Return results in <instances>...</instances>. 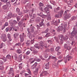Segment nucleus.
Segmentation results:
<instances>
[{
  "label": "nucleus",
  "mask_w": 77,
  "mask_h": 77,
  "mask_svg": "<svg viewBox=\"0 0 77 77\" xmlns=\"http://www.w3.org/2000/svg\"><path fill=\"white\" fill-rule=\"evenodd\" d=\"M67 49H68V50H69L71 49V47L70 46H68Z\"/></svg>",
  "instance_id": "58"
},
{
  "label": "nucleus",
  "mask_w": 77,
  "mask_h": 77,
  "mask_svg": "<svg viewBox=\"0 0 77 77\" xmlns=\"http://www.w3.org/2000/svg\"><path fill=\"white\" fill-rule=\"evenodd\" d=\"M48 42L50 44H51L53 43L52 42H51L50 40H48Z\"/></svg>",
  "instance_id": "41"
},
{
  "label": "nucleus",
  "mask_w": 77,
  "mask_h": 77,
  "mask_svg": "<svg viewBox=\"0 0 77 77\" xmlns=\"http://www.w3.org/2000/svg\"><path fill=\"white\" fill-rule=\"evenodd\" d=\"M50 51V49H47L45 50V51L46 52H48V51L49 52Z\"/></svg>",
  "instance_id": "56"
},
{
  "label": "nucleus",
  "mask_w": 77,
  "mask_h": 77,
  "mask_svg": "<svg viewBox=\"0 0 77 77\" xmlns=\"http://www.w3.org/2000/svg\"><path fill=\"white\" fill-rule=\"evenodd\" d=\"M7 58L8 59H10L11 57V56L10 55H7L6 56Z\"/></svg>",
  "instance_id": "31"
},
{
  "label": "nucleus",
  "mask_w": 77,
  "mask_h": 77,
  "mask_svg": "<svg viewBox=\"0 0 77 77\" xmlns=\"http://www.w3.org/2000/svg\"><path fill=\"white\" fill-rule=\"evenodd\" d=\"M71 36L72 37L75 36V37H77V30H73L71 33Z\"/></svg>",
  "instance_id": "5"
},
{
  "label": "nucleus",
  "mask_w": 77,
  "mask_h": 77,
  "mask_svg": "<svg viewBox=\"0 0 77 77\" xmlns=\"http://www.w3.org/2000/svg\"><path fill=\"white\" fill-rule=\"evenodd\" d=\"M63 26H64V29H65L66 28V27L67 26V25L66 24H64Z\"/></svg>",
  "instance_id": "55"
},
{
  "label": "nucleus",
  "mask_w": 77,
  "mask_h": 77,
  "mask_svg": "<svg viewBox=\"0 0 77 77\" xmlns=\"http://www.w3.org/2000/svg\"><path fill=\"white\" fill-rule=\"evenodd\" d=\"M7 37L8 38L9 40L10 41H12V38L11 37V35L10 34L8 33L7 35Z\"/></svg>",
  "instance_id": "11"
},
{
  "label": "nucleus",
  "mask_w": 77,
  "mask_h": 77,
  "mask_svg": "<svg viewBox=\"0 0 77 77\" xmlns=\"http://www.w3.org/2000/svg\"><path fill=\"white\" fill-rule=\"evenodd\" d=\"M30 50L33 52L35 50V48L33 47H31L30 48Z\"/></svg>",
  "instance_id": "26"
},
{
  "label": "nucleus",
  "mask_w": 77,
  "mask_h": 77,
  "mask_svg": "<svg viewBox=\"0 0 77 77\" xmlns=\"http://www.w3.org/2000/svg\"><path fill=\"white\" fill-rule=\"evenodd\" d=\"M69 10H66L64 13V14L66 15V14H67L68 12H69Z\"/></svg>",
  "instance_id": "35"
},
{
  "label": "nucleus",
  "mask_w": 77,
  "mask_h": 77,
  "mask_svg": "<svg viewBox=\"0 0 77 77\" xmlns=\"http://www.w3.org/2000/svg\"><path fill=\"white\" fill-rule=\"evenodd\" d=\"M3 63V62L2 60H0V65H2Z\"/></svg>",
  "instance_id": "51"
},
{
  "label": "nucleus",
  "mask_w": 77,
  "mask_h": 77,
  "mask_svg": "<svg viewBox=\"0 0 77 77\" xmlns=\"http://www.w3.org/2000/svg\"><path fill=\"white\" fill-rule=\"evenodd\" d=\"M48 29H46V30L45 31V33H46L48 32Z\"/></svg>",
  "instance_id": "57"
},
{
  "label": "nucleus",
  "mask_w": 77,
  "mask_h": 77,
  "mask_svg": "<svg viewBox=\"0 0 77 77\" xmlns=\"http://www.w3.org/2000/svg\"><path fill=\"white\" fill-rule=\"evenodd\" d=\"M47 19L48 20H50L51 19V17L50 15H47Z\"/></svg>",
  "instance_id": "20"
},
{
  "label": "nucleus",
  "mask_w": 77,
  "mask_h": 77,
  "mask_svg": "<svg viewBox=\"0 0 77 77\" xmlns=\"http://www.w3.org/2000/svg\"><path fill=\"white\" fill-rule=\"evenodd\" d=\"M19 34L18 33H16L14 34V36L15 38H16L17 36H18Z\"/></svg>",
  "instance_id": "24"
},
{
  "label": "nucleus",
  "mask_w": 77,
  "mask_h": 77,
  "mask_svg": "<svg viewBox=\"0 0 77 77\" xmlns=\"http://www.w3.org/2000/svg\"><path fill=\"white\" fill-rule=\"evenodd\" d=\"M31 52L29 51H27V52L26 53V55H28L29 54H30Z\"/></svg>",
  "instance_id": "30"
},
{
  "label": "nucleus",
  "mask_w": 77,
  "mask_h": 77,
  "mask_svg": "<svg viewBox=\"0 0 77 77\" xmlns=\"http://www.w3.org/2000/svg\"><path fill=\"white\" fill-rule=\"evenodd\" d=\"M72 58V57L69 56V55H67L66 57H65L64 60L65 63H66L67 62V60L68 61H69L70 60V59Z\"/></svg>",
  "instance_id": "3"
},
{
  "label": "nucleus",
  "mask_w": 77,
  "mask_h": 77,
  "mask_svg": "<svg viewBox=\"0 0 77 77\" xmlns=\"http://www.w3.org/2000/svg\"><path fill=\"white\" fill-rule=\"evenodd\" d=\"M49 8H48V7H46L44 9V11L45 12H47L49 11Z\"/></svg>",
  "instance_id": "21"
},
{
  "label": "nucleus",
  "mask_w": 77,
  "mask_h": 77,
  "mask_svg": "<svg viewBox=\"0 0 77 77\" xmlns=\"http://www.w3.org/2000/svg\"><path fill=\"white\" fill-rule=\"evenodd\" d=\"M58 38L59 41H60L59 43L61 44H63V41H64V40H65V38L63 35H61L58 36Z\"/></svg>",
  "instance_id": "2"
},
{
  "label": "nucleus",
  "mask_w": 77,
  "mask_h": 77,
  "mask_svg": "<svg viewBox=\"0 0 77 77\" xmlns=\"http://www.w3.org/2000/svg\"><path fill=\"white\" fill-rule=\"evenodd\" d=\"M39 5L40 7H42L44 6V5L42 3L40 2L39 3Z\"/></svg>",
  "instance_id": "38"
},
{
  "label": "nucleus",
  "mask_w": 77,
  "mask_h": 77,
  "mask_svg": "<svg viewBox=\"0 0 77 77\" xmlns=\"http://www.w3.org/2000/svg\"><path fill=\"white\" fill-rule=\"evenodd\" d=\"M20 42H23V41L24 40V37L25 38L26 37V35H24V33H23L22 34V35L21 34L20 35Z\"/></svg>",
  "instance_id": "4"
},
{
  "label": "nucleus",
  "mask_w": 77,
  "mask_h": 77,
  "mask_svg": "<svg viewBox=\"0 0 77 77\" xmlns=\"http://www.w3.org/2000/svg\"><path fill=\"white\" fill-rule=\"evenodd\" d=\"M64 47L65 48H67V47H68V44H65L64 45Z\"/></svg>",
  "instance_id": "33"
},
{
  "label": "nucleus",
  "mask_w": 77,
  "mask_h": 77,
  "mask_svg": "<svg viewBox=\"0 0 77 77\" xmlns=\"http://www.w3.org/2000/svg\"><path fill=\"white\" fill-rule=\"evenodd\" d=\"M12 27H7L5 29V30L7 32L8 31V30L9 31H11L12 30Z\"/></svg>",
  "instance_id": "13"
},
{
  "label": "nucleus",
  "mask_w": 77,
  "mask_h": 77,
  "mask_svg": "<svg viewBox=\"0 0 77 77\" xmlns=\"http://www.w3.org/2000/svg\"><path fill=\"white\" fill-rule=\"evenodd\" d=\"M8 6L7 5H3L2 6V8L4 10H6L8 8Z\"/></svg>",
  "instance_id": "18"
},
{
  "label": "nucleus",
  "mask_w": 77,
  "mask_h": 77,
  "mask_svg": "<svg viewBox=\"0 0 77 77\" xmlns=\"http://www.w3.org/2000/svg\"><path fill=\"white\" fill-rule=\"evenodd\" d=\"M38 69H37V70L36 71H34V73L35 74H37L38 73Z\"/></svg>",
  "instance_id": "46"
},
{
  "label": "nucleus",
  "mask_w": 77,
  "mask_h": 77,
  "mask_svg": "<svg viewBox=\"0 0 77 77\" xmlns=\"http://www.w3.org/2000/svg\"><path fill=\"white\" fill-rule=\"evenodd\" d=\"M0 69L1 70H3L4 69V67L3 66H0Z\"/></svg>",
  "instance_id": "42"
},
{
  "label": "nucleus",
  "mask_w": 77,
  "mask_h": 77,
  "mask_svg": "<svg viewBox=\"0 0 77 77\" xmlns=\"http://www.w3.org/2000/svg\"><path fill=\"white\" fill-rule=\"evenodd\" d=\"M46 25L47 26H50V23H49V22H48V23Z\"/></svg>",
  "instance_id": "61"
},
{
  "label": "nucleus",
  "mask_w": 77,
  "mask_h": 77,
  "mask_svg": "<svg viewBox=\"0 0 77 77\" xmlns=\"http://www.w3.org/2000/svg\"><path fill=\"white\" fill-rule=\"evenodd\" d=\"M5 46V43H2L0 45V48H2L3 47H4Z\"/></svg>",
  "instance_id": "19"
},
{
  "label": "nucleus",
  "mask_w": 77,
  "mask_h": 77,
  "mask_svg": "<svg viewBox=\"0 0 77 77\" xmlns=\"http://www.w3.org/2000/svg\"><path fill=\"white\" fill-rule=\"evenodd\" d=\"M42 17L43 18H45V17H47V15L44 14L42 15Z\"/></svg>",
  "instance_id": "44"
},
{
  "label": "nucleus",
  "mask_w": 77,
  "mask_h": 77,
  "mask_svg": "<svg viewBox=\"0 0 77 77\" xmlns=\"http://www.w3.org/2000/svg\"><path fill=\"white\" fill-rule=\"evenodd\" d=\"M44 43L42 42H39V44H36L34 45V46L36 48H38V49L41 48L42 49L43 48Z\"/></svg>",
  "instance_id": "1"
},
{
  "label": "nucleus",
  "mask_w": 77,
  "mask_h": 77,
  "mask_svg": "<svg viewBox=\"0 0 77 77\" xmlns=\"http://www.w3.org/2000/svg\"><path fill=\"white\" fill-rule=\"evenodd\" d=\"M76 19V17L75 16H73L72 18H71V20H75Z\"/></svg>",
  "instance_id": "39"
},
{
  "label": "nucleus",
  "mask_w": 77,
  "mask_h": 77,
  "mask_svg": "<svg viewBox=\"0 0 77 77\" xmlns=\"http://www.w3.org/2000/svg\"><path fill=\"white\" fill-rule=\"evenodd\" d=\"M5 28V26H4V25L2 27V30H3Z\"/></svg>",
  "instance_id": "64"
},
{
  "label": "nucleus",
  "mask_w": 77,
  "mask_h": 77,
  "mask_svg": "<svg viewBox=\"0 0 77 77\" xmlns=\"http://www.w3.org/2000/svg\"><path fill=\"white\" fill-rule=\"evenodd\" d=\"M9 0H1V1L2 2H4V3H6Z\"/></svg>",
  "instance_id": "37"
},
{
  "label": "nucleus",
  "mask_w": 77,
  "mask_h": 77,
  "mask_svg": "<svg viewBox=\"0 0 77 77\" xmlns=\"http://www.w3.org/2000/svg\"><path fill=\"white\" fill-rule=\"evenodd\" d=\"M20 11V9L18 8H17V12H19Z\"/></svg>",
  "instance_id": "59"
},
{
  "label": "nucleus",
  "mask_w": 77,
  "mask_h": 77,
  "mask_svg": "<svg viewBox=\"0 0 77 77\" xmlns=\"http://www.w3.org/2000/svg\"><path fill=\"white\" fill-rule=\"evenodd\" d=\"M4 26L5 27V26H8V22H6L5 23V24L4 25Z\"/></svg>",
  "instance_id": "47"
},
{
  "label": "nucleus",
  "mask_w": 77,
  "mask_h": 77,
  "mask_svg": "<svg viewBox=\"0 0 77 77\" xmlns=\"http://www.w3.org/2000/svg\"><path fill=\"white\" fill-rule=\"evenodd\" d=\"M63 16L65 18L69 19L70 17H71V14H68L66 15V16H65V15L64 14Z\"/></svg>",
  "instance_id": "12"
},
{
  "label": "nucleus",
  "mask_w": 77,
  "mask_h": 77,
  "mask_svg": "<svg viewBox=\"0 0 77 77\" xmlns=\"http://www.w3.org/2000/svg\"><path fill=\"white\" fill-rule=\"evenodd\" d=\"M7 6V8H10L11 7V5L10 2H8L6 3Z\"/></svg>",
  "instance_id": "15"
},
{
  "label": "nucleus",
  "mask_w": 77,
  "mask_h": 77,
  "mask_svg": "<svg viewBox=\"0 0 77 77\" xmlns=\"http://www.w3.org/2000/svg\"><path fill=\"white\" fill-rule=\"evenodd\" d=\"M48 72L47 71H45L43 72V74H45V75H47Z\"/></svg>",
  "instance_id": "52"
},
{
  "label": "nucleus",
  "mask_w": 77,
  "mask_h": 77,
  "mask_svg": "<svg viewBox=\"0 0 77 77\" xmlns=\"http://www.w3.org/2000/svg\"><path fill=\"white\" fill-rule=\"evenodd\" d=\"M33 17V18H34L36 17V15L35 14H33L32 15H31V17Z\"/></svg>",
  "instance_id": "40"
},
{
  "label": "nucleus",
  "mask_w": 77,
  "mask_h": 77,
  "mask_svg": "<svg viewBox=\"0 0 77 77\" xmlns=\"http://www.w3.org/2000/svg\"><path fill=\"white\" fill-rule=\"evenodd\" d=\"M58 21H59L58 22H57V21H55L54 23V24L55 26H57L58 25V23H60V21L59 20H58Z\"/></svg>",
  "instance_id": "17"
},
{
  "label": "nucleus",
  "mask_w": 77,
  "mask_h": 77,
  "mask_svg": "<svg viewBox=\"0 0 77 77\" xmlns=\"http://www.w3.org/2000/svg\"><path fill=\"white\" fill-rule=\"evenodd\" d=\"M17 53L20 54V53H22V51L20 50V49H19L17 51Z\"/></svg>",
  "instance_id": "25"
},
{
  "label": "nucleus",
  "mask_w": 77,
  "mask_h": 77,
  "mask_svg": "<svg viewBox=\"0 0 77 77\" xmlns=\"http://www.w3.org/2000/svg\"><path fill=\"white\" fill-rule=\"evenodd\" d=\"M45 47V48H47V45L46 44H45L44 45Z\"/></svg>",
  "instance_id": "60"
},
{
  "label": "nucleus",
  "mask_w": 77,
  "mask_h": 77,
  "mask_svg": "<svg viewBox=\"0 0 77 77\" xmlns=\"http://www.w3.org/2000/svg\"><path fill=\"white\" fill-rule=\"evenodd\" d=\"M35 60H36V61H37L38 62H40V61H41V60L39 59H37V58H36V59H35Z\"/></svg>",
  "instance_id": "43"
},
{
  "label": "nucleus",
  "mask_w": 77,
  "mask_h": 77,
  "mask_svg": "<svg viewBox=\"0 0 77 77\" xmlns=\"http://www.w3.org/2000/svg\"><path fill=\"white\" fill-rule=\"evenodd\" d=\"M38 51H37V50H35V49H34V50L33 51V53L34 54H37V53H38Z\"/></svg>",
  "instance_id": "32"
},
{
  "label": "nucleus",
  "mask_w": 77,
  "mask_h": 77,
  "mask_svg": "<svg viewBox=\"0 0 77 77\" xmlns=\"http://www.w3.org/2000/svg\"><path fill=\"white\" fill-rule=\"evenodd\" d=\"M21 44L20 43H17L15 44V46H21Z\"/></svg>",
  "instance_id": "28"
},
{
  "label": "nucleus",
  "mask_w": 77,
  "mask_h": 77,
  "mask_svg": "<svg viewBox=\"0 0 77 77\" xmlns=\"http://www.w3.org/2000/svg\"><path fill=\"white\" fill-rule=\"evenodd\" d=\"M49 35H50V33H48L45 36H46V37H49Z\"/></svg>",
  "instance_id": "49"
},
{
  "label": "nucleus",
  "mask_w": 77,
  "mask_h": 77,
  "mask_svg": "<svg viewBox=\"0 0 77 77\" xmlns=\"http://www.w3.org/2000/svg\"><path fill=\"white\" fill-rule=\"evenodd\" d=\"M60 48V47H57L56 48L55 50L56 51H58Z\"/></svg>",
  "instance_id": "27"
},
{
  "label": "nucleus",
  "mask_w": 77,
  "mask_h": 77,
  "mask_svg": "<svg viewBox=\"0 0 77 77\" xmlns=\"http://www.w3.org/2000/svg\"><path fill=\"white\" fill-rule=\"evenodd\" d=\"M3 60L4 62H5L7 60V59L6 58L4 57L3 58H2V59Z\"/></svg>",
  "instance_id": "36"
},
{
  "label": "nucleus",
  "mask_w": 77,
  "mask_h": 77,
  "mask_svg": "<svg viewBox=\"0 0 77 77\" xmlns=\"http://www.w3.org/2000/svg\"><path fill=\"white\" fill-rule=\"evenodd\" d=\"M37 64L38 63L37 62H35V64H34V65H32V66H31V69H33L35 68V67L37 65Z\"/></svg>",
  "instance_id": "10"
},
{
  "label": "nucleus",
  "mask_w": 77,
  "mask_h": 77,
  "mask_svg": "<svg viewBox=\"0 0 77 77\" xmlns=\"http://www.w3.org/2000/svg\"><path fill=\"white\" fill-rule=\"evenodd\" d=\"M11 26H15V23H13L12 22L10 23Z\"/></svg>",
  "instance_id": "50"
},
{
  "label": "nucleus",
  "mask_w": 77,
  "mask_h": 77,
  "mask_svg": "<svg viewBox=\"0 0 77 77\" xmlns=\"http://www.w3.org/2000/svg\"><path fill=\"white\" fill-rule=\"evenodd\" d=\"M17 21H19V20H20V17H19V16H17Z\"/></svg>",
  "instance_id": "54"
},
{
  "label": "nucleus",
  "mask_w": 77,
  "mask_h": 77,
  "mask_svg": "<svg viewBox=\"0 0 77 77\" xmlns=\"http://www.w3.org/2000/svg\"><path fill=\"white\" fill-rule=\"evenodd\" d=\"M10 72H13L14 71H13V68H10Z\"/></svg>",
  "instance_id": "53"
},
{
  "label": "nucleus",
  "mask_w": 77,
  "mask_h": 77,
  "mask_svg": "<svg viewBox=\"0 0 77 77\" xmlns=\"http://www.w3.org/2000/svg\"><path fill=\"white\" fill-rule=\"evenodd\" d=\"M47 7H48V8H50L51 9L52 8V6L51 5H47Z\"/></svg>",
  "instance_id": "45"
},
{
  "label": "nucleus",
  "mask_w": 77,
  "mask_h": 77,
  "mask_svg": "<svg viewBox=\"0 0 77 77\" xmlns=\"http://www.w3.org/2000/svg\"><path fill=\"white\" fill-rule=\"evenodd\" d=\"M49 58H51V59H55V60H57V59H56V57H55L52 56V55H51L50 56H49Z\"/></svg>",
  "instance_id": "16"
},
{
  "label": "nucleus",
  "mask_w": 77,
  "mask_h": 77,
  "mask_svg": "<svg viewBox=\"0 0 77 77\" xmlns=\"http://www.w3.org/2000/svg\"><path fill=\"white\" fill-rule=\"evenodd\" d=\"M2 39L3 40V42H5L7 40V37L5 34H4L2 37Z\"/></svg>",
  "instance_id": "7"
},
{
  "label": "nucleus",
  "mask_w": 77,
  "mask_h": 77,
  "mask_svg": "<svg viewBox=\"0 0 77 77\" xmlns=\"http://www.w3.org/2000/svg\"><path fill=\"white\" fill-rule=\"evenodd\" d=\"M12 17V14L10 13L8 16V18H10Z\"/></svg>",
  "instance_id": "22"
},
{
  "label": "nucleus",
  "mask_w": 77,
  "mask_h": 77,
  "mask_svg": "<svg viewBox=\"0 0 77 77\" xmlns=\"http://www.w3.org/2000/svg\"><path fill=\"white\" fill-rule=\"evenodd\" d=\"M44 21V20L42 19V22L39 23V25L40 26H42L44 24V23L43 22V21Z\"/></svg>",
  "instance_id": "23"
},
{
  "label": "nucleus",
  "mask_w": 77,
  "mask_h": 77,
  "mask_svg": "<svg viewBox=\"0 0 77 77\" xmlns=\"http://www.w3.org/2000/svg\"><path fill=\"white\" fill-rule=\"evenodd\" d=\"M59 10V7H57L56 9H54V11L56 12L57 10Z\"/></svg>",
  "instance_id": "34"
},
{
  "label": "nucleus",
  "mask_w": 77,
  "mask_h": 77,
  "mask_svg": "<svg viewBox=\"0 0 77 77\" xmlns=\"http://www.w3.org/2000/svg\"><path fill=\"white\" fill-rule=\"evenodd\" d=\"M13 22L15 24H16L17 23V22L16 20H13Z\"/></svg>",
  "instance_id": "62"
},
{
  "label": "nucleus",
  "mask_w": 77,
  "mask_h": 77,
  "mask_svg": "<svg viewBox=\"0 0 77 77\" xmlns=\"http://www.w3.org/2000/svg\"><path fill=\"white\" fill-rule=\"evenodd\" d=\"M22 59V55H20L19 57V60H21Z\"/></svg>",
  "instance_id": "29"
},
{
  "label": "nucleus",
  "mask_w": 77,
  "mask_h": 77,
  "mask_svg": "<svg viewBox=\"0 0 77 77\" xmlns=\"http://www.w3.org/2000/svg\"><path fill=\"white\" fill-rule=\"evenodd\" d=\"M63 29V26H58L57 29V31L58 32H59L60 31L62 30Z\"/></svg>",
  "instance_id": "8"
},
{
  "label": "nucleus",
  "mask_w": 77,
  "mask_h": 77,
  "mask_svg": "<svg viewBox=\"0 0 77 77\" xmlns=\"http://www.w3.org/2000/svg\"><path fill=\"white\" fill-rule=\"evenodd\" d=\"M49 62H48L46 65H45V68L48 69L49 68Z\"/></svg>",
  "instance_id": "14"
},
{
  "label": "nucleus",
  "mask_w": 77,
  "mask_h": 77,
  "mask_svg": "<svg viewBox=\"0 0 77 77\" xmlns=\"http://www.w3.org/2000/svg\"><path fill=\"white\" fill-rule=\"evenodd\" d=\"M30 41H28L26 42V44H27L28 45H29V44H30Z\"/></svg>",
  "instance_id": "48"
},
{
  "label": "nucleus",
  "mask_w": 77,
  "mask_h": 77,
  "mask_svg": "<svg viewBox=\"0 0 77 77\" xmlns=\"http://www.w3.org/2000/svg\"><path fill=\"white\" fill-rule=\"evenodd\" d=\"M37 27L38 29H39L40 28V26H38V25H37Z\"/></svg>",
  "instance_id": "63"
},
{
  "label": "nucleus",
  "mask_w": 77,
  "mask_h": 77,
  "mask_svg": "<svg viewBox=\"0 0 77 77\" xmlns=\"http://www.w3.org/2000/svg\"><path fill=\"white\" fill-rule=\"evenodd\" d=\"M64 12L63 11L61 10L60 12V14L59 15L56 14L55 15V17H62V15L63 14V13Z\"/></svg>",
  "instance_id": "6"
},
{
  "label": "nucleus",
  "mask_w": 77,
  "mask_h": 77,
  "mask_svg": "<svg viewBox=\"0 0 77 77\" xmlns=\"http://www.w3.org/2000/svg\"><path fill=\"white\" fill-rule=\"evenodd\" d=\"M35 61V59H33V58H31L29 60V61L30 62V63L32 64Z\"/></svg>",
  "instance_id": "9"
}]
</instances>
